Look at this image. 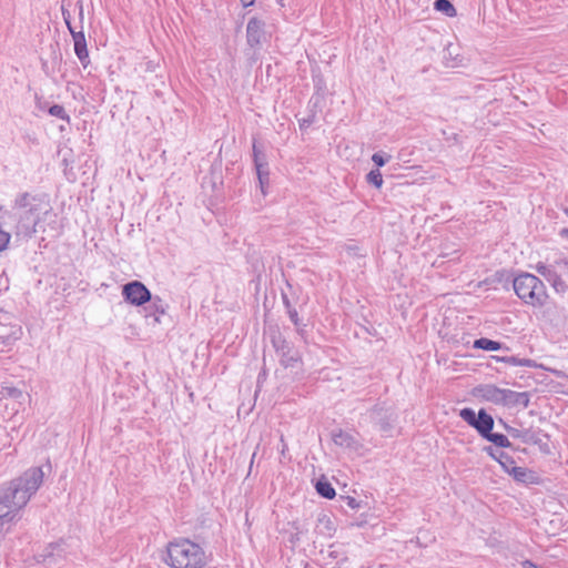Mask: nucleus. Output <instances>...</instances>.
<instances>
[{
	"label": "nucleus",
	"instance_id": "nucleus-1",
	"mask_svg": "<svg viewBox=\"0 0 568 568\" xmlns=\"http://www.w3.org/2000/svg\"><path fill=\"white\" fill-rule=\"evenodd\" d=\"M43 478L42 467L36 466L0 486V531L17 520L18 513L39 490Z\"/></svg>",
	"mask_w": 568,
	"mask_h": 568
},
{
	"label": "nucleus",
	"instance_id": "nucleus-2",
	"mask_svg": "<svg viewBox=\"0 0 568 568\" xmlns=\"http://www.w3.org/2000/svg\"><path fill=\"white\" fill-rule=\"evenodd\" d=\"M209 557L199 544L180 538L168 544L164 560L172 568H204Z\"/></svg>",
	"mask_w": 568,
	"mask_h": 568
},
{
	"label": "nucleus",
	"instance_id": "nucleus-3",
	"mask_svg": "<svg viewBox=\"0 0 568 568\" xmlns=\"http://www.w3.org/2000/svg\"><path fill=\"white\" fill-rule=\"evenodd\" d=\"M459 417L485 440L494 444L498 448H513L514 445L508 437L501 433H494L495 419L485 409L480 408L477 413L471 407H464L459 410ZM519 450V448H515Z\"/></svg>",
	"mask_w": 568,
	"mask_h": 568
},
{
	"label": "nucleus",
	"instance_id": "nucleus-4",
	"mask_svg": "<svg viewBox=\"0 0 568 568\" xmlns=\"http://www.w3.org/2000/svg\"><path fill=\"white\" fill-rule=\"evenodd\" d=\"M513 290L524 304L534 308H542L548 303L547 287L535 274L517 272Z\"/></svg>",
	"mask_w": 568,
	"mask_h": 568
},
{
	"label": "nucleus",
	"instance_id": "nucleus-5",
	"mask_svg": "<svg viewBox=\"0 0 568 568\" xmlns=\"http://www.w3.org/2000/svg\"><path fill=\"white\" fill-rule=\"evenodd\" d=\"M268 337L280 357L281 366L284 368H295L303 363L301 353L285 338L277 325L268 327Z\"/></svg>",
	"mask_w": 568,
	"mask_h": 568
},
{
	"label": "nucleus",
	"instance_id": "nucleus-6",
	"mask_svg": "<svg viewBox=\"0 0 568 568\" xmlns=\"http://www.w3.org/2000/svg\"><path fill=\"white\" fill-rule=\"evenodd\" d=\"M364 416L385 435H388L394 429L397 422V414L384 402L376 403L373 407L368 408Z\"/></svg>",
	"mask_w": 568,
	"mask_h": 568
},
{
	"label": "nucleus",
	"instance_id": "nucleus-7",
	"mask_svg": "<svg viewBox=\"0 0 568 568\" xmlns=\"http://www.w3.org/2000/svg\"><path fill=\"white\" fill-rule=\"evenodd\" d=\"M9 217L17 221L16 234L17 236H23L31 239L37 232V225L39 224V206L29 207L24 211L19 212H6Z\"/></svg>",
	"mask_w": 568,
	"mask_h": 568
},
{
	"label": "nucleus",
	"instance_id": "nucleus-8",
	"mask_svg": "<svg viewBox=\"0 0 568 568\" xmlns=\"http://www.w3.org/2000/svg\"><path fill=\"white\" fill-rule=\"evenodd\" d=\"M67 554V542L60 539L48 544L41 551L34 555V559L47 568H59L65 560Z\"/></svg>",
	"mask_w": 568,
	"mask_h": 568
},
{
	"label": "nucleus",
	"instance_id": "nucleus-9",
	"mask_svg": "<svg viewBox=\"0 0 568 568\" xmlns=\"http://www.w3.org/2000/svg\"><path fill=\"white\" fill-rule=\"evenodd\" d=\"M122 297L124 302L133 306H144L152 301V293L144 283L138 280L130 281L122 285Z\"/></svg>",
	"mask_w": 568,
	"mask_h": 568
},
{
	"label": "nucleus",
	"instance_id": "nucleus-10",
	"mask_svg": "<svg viewBox=\"0 0 568 568\" xmlns=\"http://www.w3.org/2000/svg\"><path fill=\"white\" fill-rule=\"evenodd\" d=\"M271 34L266 31V22L260 17H252L246 24V45L250 48L262 49Z\"/></svg>",
	"mask_w": 568,
	"mask_h": 568
},
{
	"label": "nucleus",
	"instance_id": "nucleus-11",
	"mask_svg": "<svg viewBox=\"0 0 568 568\" xmlns=\"http://www.w3.org/2000/svg\"><path fill=\"white\" fill-rule=\"evenodd\" d=\"M510 437L520 439L524 444L536 445L542 454H550V446L547 442H542L541 437L547 440L550 439V435L545 433L542 429L526 428V429H511Z\"/></svg>",
	"mask_w": 568,
	"mask_h": 568
},
{
	"label": "nucleus",
	"instance_id": "nucleus-12",
	"mask_svg": "<svg viewBox=\"0 0 568 568\" xmlns=\"http://www.w3.org/2000/svg\"><path fill=\"white\" fill-rule=\"evenodd\" d=\"M210 185L212 192L217 194L224 187L223 162L221 159L215 160L210 168L207 175L203 176L202 186Z\"/></svg>",
	"mask_w": 568,
	"mask_h": 568
},
{
	"label": "nucleus",
	"instance_id": "nucleus-13",
	"mask_svg": "<svg viewBox=\"0 0 568 568\" xmlns=\"http://www.w3.org/2000/svg\"><path fill=\"white\" fill-rule=\"evenodd\" d=\"M504 388H500L494 384H479L471 390L474 397L489 402L495 405H500Z\"/></svg>",
	"mask_w": 568,
	"mask_h": 568
},
{
	"label": "nucleus",
	"instance_id": "nucleus-14",
	"mask_svg": "<svg viewBox=\"0 0 568 568\" xmlns=\"http://www.w3.org/2000/svg\"><path fill=\"white\" fill-rule=\"evenodd\" d=\"M500 406L513 408L521 406L527 408L530 404V394L528 392H515L504 388Z\"/></svg>",
	"mask_w": 568,
	"mask_h": 568
},
{
	"label": "nucleus",
	"instance_id": "nucleus-15",
	"mask_svg": "<svg viewBox=\"0 0 568 568\" xmlns=\"http://www.w3.org/2000/svg\"><path fill=\"white\" fill-rule=\"evenodd\" d=\"M506 474L511 476L513 479L519 484L539 485L541 483L540 476L535 470L527 467H518L515 464L511 465Z\"/></svg>",
	"mask_w": 568,
	"mask_h": 568
},
{
	"label": "nucleus",
	"instance_id": "nucleus-16",
	"mask_svg": "<svg viewBox=\"0 0 568 568\" xmlns=\"http://www.w3.org/2000/svg\"><path fill=\"white\" fill-rule=\"evenodd\" d=\"M168 308L169 304L163 298L159 295H152V301H149L148 305L143 306L144 316L146 320L152 318V324L155 325L161 322L160 316L164 315Z\"/></svg>",
	"mask_w": 568,
	"mask_h": 568
},
{
	"label": "nucleus",
	"instance_id": "nucleus-17",
	"mask_svg": "<svg viewBox=\"0 0 568 568\" xmlns=\"http://www.w3.org/2000/svg\"><path fill=\"white\" fill-rule=\"evenodd\" d=\"M517 275V272L514 270H498L489 277L486 278V283L493 285L495 288L497 285H500L505 291H509L510 287H514V280Z\"/></svg>",
	"mask_w": 568,
	"mask_h": 568
},
{
	"label": "nucleus",
	"instance_id": "nucleus-18",
	"mask_svg": "<svg viewBox=\"0 0 568 568\" xmlns=\"http://www.w3.org/2000/svg\"><path fill=\"white\" fill-rule=\"evenodd\" d=\"M71 37L74 43V53L81 65L85 69L90 64V57L83 29L81 28L79 31H72Z\"/></svg>",
	"mask_w": 568,
	"mask_h": 568
},
{
	"label": "nucleus",
	"instance_id": "nucleus-19",
	"mask_svg": "<svg viewBox=\"0 0 568 568\" xmlns=\"http://www.w3.org/2000/svg\"><path fill=\"white\" fill-rule=\"evenodd\" d=\"M23 336L21 325H11L4 334L0 335V352L9 353L12 351L14 344Z\"/></svg>",
	"mask_w": 568,
	"mask_h": 568
},
{
	"label": "nucleus",
	"instance_id": "nucleus-20",
	"mask_svg": "<svg viewBox=\"0 0 568 568\" xmlns=\"http://www.w3.org/2000/svg\"><path fill=\"white\" fill-rule=\"evenodd\" d=\"M332 440L335 445L358 450L362 447V444L356 439V437L349 432L343 430L342 428H336L331 432Z\"/></svg>",
	"mask_w": 568,
	"mask_h": 568
},
{
	"label": "nucleus",
	"instance_id": "nucleus-21",
	"mask_svg": "<svg viewBox=\"0 0 568 568\" xmlns=\"http://www.w3.org/2000/svg\"><path fill=\"white\" fill-rule=\"evenodd\" d=\"M336 529L335 519L331 515L324 511L317 515L316 526L314 529L317 535L331 538L335 535Z\"/></svg>",
	"mask_w": 568,
	"mask_h": 568
},
{
	"label": "nucleus",
	"instance_id": "nucleus-22",
	"mask_svg": "<svg viewBox=\"0 0 568 568\" xmlns=\"http://www.w3.org/2000/svg\"><path fill=\"white\" fill-rule=\"evenodd\" d=\"M40 195H33L29 192L19 193L12 205V210L10 212H19L28 210L29 207L39 206L36 202H40Z\"/></svg>",
	"mask_w": 568,
	"mask_h": 568
},
{
	"label": "nucleus",
	"instance_id": "nucleus-23",
	"mask_svg": "<svg viewBox=\"0 0 568 568\" xmlns=\"http://www.w3.org/2000/svg\"><path fill=\"white\" fill-rule=\"evenodd\" d=\"M483 450L494 460H496L501 469L507 473L509 470V468L511 467V465L516 464L515 459L513 456H510L508 453L506 452H498L496 449H494L491 446H485L483 448Z\"/></svg>",
	"mask_w": 568,
	"mask_h": 568
},
{
	"label": "nucleus",
	"instance_id": "nucleus-24",
	"mask_svg": "<svg viewBox=\"0 0 568 568\" xmlns=\"http://www.w3.org/2000/svg\"><path fill=\"white\" fill-rule=\"evenodd\" d=\"M473 348L475 349H481L486 352H496V351H503V352H509L510 348L505 343L499 341H494L487 337H479L476 338L473 342Z\"/></svg>",
	"mask_w": 568,
	"mask_h": 568
},
{
	"label": "nucleus",
	"instance_id": "nucleus-25",
	"mask_svg": "<svg viewBox=\"0 0 568 568\" xmlns=\"http://www.w3.org/2000/svg\"><path fill=\"white\" fill-rule=\"evenodd\" d=\"M312 82L314 87V92L312 95L326 98L328 94V89L326 85V80L321 71V68L318 65L312 68Z\"/></svg>",
	"mask_w": 568,
	"mask_h": 568
},
{
	"label": "nucleus",
	"instance_id": "nucleus-26",
	"mask_svg": "<svg viewBox=\"0 0 568 568\" xmlns=\"http://www.w3.org/2000/svg\"><path fill=\"white\" fill-rule=\"evenodd\" d=\"M252 156L255 170L268 169V161L267 155L265 153V148L255 138H253L252 141Z\"/></svg>",
	"mask_w": 568,
	"mask_h": 568
},
{
	"label": "nucleus",
	"instance_id": "nucleus-27",
	"mask_svg": "<svg viewBox=\"0 0 568 568\" xmlns=\"http://www.w3.org/2000/svg\"><path fill=\"white\" fill-rule=\"evenodd\" d=\"M315 490L325 499H334L336 496L335 488L324 475L315 481Z\"/></svg>",
	"mask_w": 568,
	"mask_h": 568
},
{
	"label": "nucleus",
	"instance_id": "nucleus-28",
	"mask_svg": "<svg viewBox=\"0 0 568 568\" xmlns=\"http://www.w3.org/2000/svg\"><path fill=\"white\" fill-rule=\"evenodd\" d=\"M255 172L261 194L266 196L268 194L270 186V169H258L255 170Z\"/></svg>",
	"mask_w": 568,
	"mask_h": 568
},
{
	"label": "nucleus",
	"instance_id": "nucleus-29",
	"mask_svg": "<svg viewBox=\"0 0 568 568\" xmlns=\"http://www.w3.org/2000/svg\"><path fill=\"white\" fill-rule=\"evenodd\" d=\"M434 9L449 18L456 17L457 14L455 6L449 0H435Z\"/></svg>",
	"mask_w": 568,
	"mask_h": 568
},
{
	"label": "nucleus",
	"instance_id": "nucleus-30",
	"mask_svg": "<svg viewBox=\"0 0 568 568\" xmlns=\"http://www.w3.org/2000/svg\"><path fill=\"white\" fill-rule=\"evenodd\" d=\"M48 115L65 121L68 124L71 123V118L69 113L65 111L64 106L61 104L52 103L50 108H48Z\"/></svg>",
	"mask_w": 568,
	"mask_h": 568
},
{
	"label": "nucleus",
	"instance_id": "nucleus-31",
	"mask_svg": "<svg viewBox=\"0 0 568 568\" xmlns=\"http://www.w3.org/2000/svg\"><path fill=\"white\" fill-rule=\"evenodd\" d=\"M336 501L342 509H344V506H347L352 510H358L363 506V500H357L352 496L339 495Z\"/></svg>",
	"mask_w": 568,
	"mask_h": 568
},
{
	"label": "nucleus",
	"instance_id": "nucleus-32",
	"mask_svg": "<svg viewBox=\"0 0 568 568\" xmlns=\"http://www.w3.org/2000/svg\"><path fill=\"white\" fill-rule=\"evenodd\" d=\"M365 180L369 185L378 190L383 186L384 183L383 175L378 169H372L366 174Z\"/></svg>",
	"mask_w": 568,
	"mask_h": 568
},
{
	"label": "nucleus",
	"instance_id": "nucleus-33",
	"mask_svg": "<svg viewBox=\"0 0 568 568\" xmlns=\"http://www.w3.org/2000/svg\"><path fill=\"white\" fill-rule=\"evenodd\" d=\"M0 394L2 397L12 398L17 400L23 398V392L20 388L11 385H2Z\"/></svg>",
	"mask_w": 568,
	"mask_h": 568
},
{
	"label": "nucleus",
	"instance_id": "nucleus-34",
	"mask_svg": "<svg viewBox=\"0 0 568 568\" xmlns=\"http://www.w3.org/2000/svg\"><path fill=\"white\" fill-rule=\"evenodd\" d=\"M324 98L312 95L307 102L306 112L318 114L323 110Z\"/></svg>",
	"mask_w": 568,
	"mask_h": 568
},
{
	"label": "nucleus",
	"instance_id": "nucleus-35",
	"mask_svg": "<svg viewBox=\"0 0 568 568\" xmlns=\"http://www.w3.org/2000/svg\"><path fill=\"white\" fill-rule=\"evenodd\" d=\"M390 159H392V155L384 151L375 152L372 155V162L374 163L375 169H378V170L382 166H384L385 164H387L390 161Z\"/></svg>",
	"mask_w": 568,
	"mask_h": 568
},
{
	"label": "nucleus",
	"instance_id": "nucleus-36",
	"mask_svg": "<svg viewBox=\"0 0 568 568\" xmlns=\"http://www.w3.org/2000/svg\"><path fill=\"white\" fill-rule=\"evenodd\" d=\"M555 292L557 294L564 295L568 291V284L562 278V274L560 273L559 276L550 284Z\"/></svg>",
	"mask_w": 568,
	"mask_h": 568
},
{
	"label": "nucleus",
	"instance_id": "nucleus-37",
	"mask_svg": "<svg viewBox=\"0 0 568 568\" xmlns=\"http://www.w3.org/2000/svg\"><path fill=\"white\" fill-rule=\"evenodd\" d=\"M36 109L40 112L48 114V108L52 105L50 101H48L44 97L36 93L34 94Z\"/></svg>",
	"mask_w": 568,
	"mask_h": 568
},
{
	"label": "nucleus",
	"instance_id": "nucleus-38",
	"mask_svg": "<svg viewBox=\"0 0 568 568\" xmlns=\"http://www.w3.org/2000/svg\"><path fill=\"white\" fill-rule=\"evenodd\" d=\"M261 50L262 49H255V48H250L247 47L245 49V55H246V60H247V63L252 67L253 64H255L258 60H260V57H261Z\"/></svg>",
	"mask_w": 568,
	"mask_h": 568
},
{
	"label": "nucleus",
	"instance_id": "nucleus-39",
	"mask_svg": "<svg viewBox=\"0 0 568 568\" xmlns=\"http://www.w3.org/2000/svg\"><path fill=\"white\" fill-rule=\"evenodd\" d=\"M490 359L499 362V363H505V364H508V365H513V366H516V363H518L517 362V356H514V355L513 356L491 355Z\"/></svg>",
	"mask_w": 568,
	"mask_h": 568
},
{
	"label": "nucleus",
	"instance_id": "nucleus-40",
	"mask_svg": "<svg viewBox=\"0 0 568 568\" xmlns=\"http://www.w3.org/2000/svg\"><path fill=\"white\" fill-rule=\"evenodd\" d=\"M560 273H558L555 268V266L550 265L548 267V270L546 271V273L544 274V278L549 283L551 284L558 276H559Z\"/></svg>",
	"mask_w": 568,
	"mask_h": 568
},
{
	"label": "nucleus",
	"instance_id": "nucleus-41",
	"mask_svg": "<svg viewBox=\"0 0 568 568\" xmlns=\"http://www.w3.org/2000/svg\"><path fill=\"white\" fill-rule=\"evenodd\" d=\"M517 362L518 363H516V366H524V367H530V368H536L539 366L536 361L530 359V358H520L517 356Z\"/></svg>",
	"mask_w": 568,
	"mask_h": 568
},
{
	"label": "nucleus",
	"instance_id": "nucleus-42",
	"mask_svg": "<svg viewBox=\"0 0 568 568\" xmlns=\"http://www.w3.org/2000/svg\"><path fill=\"white\" fill-rule=\"evenodd\" d=\"M450 49H452L450 44L445 49L444 59L446 61H448V59L454 61V63H452V64L447 63L448 67H456V65H458V62L462 61V59L457 60V57L454 58Z\"/></svg>",
	"mask_w": 568,
	"mask_h": 568
},
{
	"label": "nucleus",
	"instance_id": "nucleus-43",
	"mask_svg": "<svg viewBox=\"0 0 568 568\" xmlns=\"http://www.w3.org/2000/svg\"><path fill=\"white\" fill-rule=\"evenodd\" d=\"M286 314L288 315L291 322L294 324V325H298V323H301V318L298 317V313H297V310L295 307L291 308V310H287L286 311Z\"/></svg>",
	"mask_w": 568,
	"mask_h": 568
},
{
	"label": "nucleus",
	"instance_id": "nucleus-44",
	"mask_svg": "<svg viewBox=\"0 0 568 568\" xmlns=\"http://www.w3.org/2000/svg\"><path fill=\"white\" fill-rule=\"evenodd\" d=\"M294 530L293 532L304 534L307 532V528H304L298 520H293L287 524Z\"/></svg>",
	"mask_w": 568,
	"mask_h": 568
},
{
	"label": "nucleus",
	"instance_id": "nucleus-45",
	"mask_svg": "<svg viewBox=\"0 0 568 568\" xmlns=\"http://www.w3.org/2000/svg\"><path fill=\"white\" fill-rule=\"evenodd\" d=\"M301 535L302 534H298V532H291L288 538H287V541L292 545V547H295L300 540H301Z\"/></svg>",
	"mask_w": 568,
	"mask_h": 568
},
{
	"label": "nucleus",
	"instance_id": "nucleus-46",
	"mask_svg": "<svg viewBox=\"0 0 568 568\" xmlns=\"http://www.w3.org/2000/svg\"><path fill=\"white\" fill-rule=\"evenodd\" d=\"M294 326H295L296 334L298 336H301L303 339H305L306 338V329H305L306 324L301 322V323H298V325H294Z\"/></svg>",
	"mask_w": 568,
	"mask_h": 568
},
{
	"label": "nucleus",
	"instance_id": "nucleus-47",
	"mask_svg": "<svg viewBox=\"0 0 568 568\" xmlns=\"http://www.w3.org/2000/svg\"><path fill=\"white\" fill-rule=\"evenodd\" d=\"M549 266H550V265H547V264H545V263H542V262H538V263L535 265V270H536V272H537L539 275L544 276V274L546 273V271L548 270V267H549Z\"/></svg>",
	"mask_w": 568,
	"mask_h": 568
},
{
	"label": "nucleus",
	"instance_id": "nucleus-48",
	"mask_svg": "<svg viewBox=\"0 0 568 568\" xmlns=\"http://www.w3.org/2000/svg\"><path fill=\"white\" fill-rule=\"evenodd\" d=\"M311 125L312 124H311L310 120L304 119V118L298 119V126H300L301 131L307 130Z\"/></svg>",
	"mask_w": 568,
	"mask_h": 568
},
{
	"label": "nucleus",
	"instance_id": "nucleus-49",
	"mask_svg": "<svg viewBox=\"0 0 568 568\" xmlns=\"http://www.w3.org/2000/svg\"><path fill=\"white\" fill-rule=\"evenodd\" d=\"M282 302H283V305H284V307H285V310H286V311H287V310H291V308H293V307H294V306L292 305V303H291V301H290V298H288L287 294H286V293H284V292H282Z\"/></svg>",
	"mask_w": 568,
	"mask_h": 568
},
{
	"label": "nucleus",
	"instance_id": "nucleus-50",
	"mask_svg": "<svg viewBox=\"0 0 568 568\" xmlns=\"http://www.w3.org/2000/svg\"><path fill=\"white\" fill-rule=\"evenodd\" d=\"M499 424L501 425V427L507 432V434L510 436V432L511 429H516L515 427L508 425L503 418H499L498 419Z\"/></svg>",
	"mask_w": 568,
	"mask_h": 568
},
{
	"label": "nucleus",
	"instance_id": "nucleus-51",
	"mask_svg": "<svg viewBox=\"0 0 568 568\" xmlns=\"http://www.w3.org/2000/svg\"><path fill=\"white\" fill-rule=\"evenodd\" d=\"M62 17H63L64 23L68 21H71L70 11L68 9H65L64 7H62Z\"/></svg>",
	"mask_w": 568,
	"mask_h": 568
},
{
	"label": "nucleus",
	"instance_id": "nucleus-52",
	"mask_svg": "<svg viewBox=\"0 0 568 568\" xmlns=\"http://www.w3.org/2000/svg\"><path fill=\"white\" fill-rule=\"evenodd\" d=\"M317 114L306 112V116L304 119L310 120L311 124H314L316 122Z\"/></svg>",
	"mask_w": 568,
	"mask_h": 568
},
{
	"label": "nucleus",
	"instance_id": "nucleus-53",
	"mask_svg": "<svg viewBox=\"0 0 568 568\" xmlns=\"http://www.w3.org/2000/svg\"><path fill=\"white\" fill-rule=\"evenodd\" d=\"M524 567L525 568H542L541 566L537 565V564H534L532 561L530 560H526L524 562Z\"/></svg>",
	"mask_w": 568,
	"mask_h": 568
},
{
	"label": "nucleus",
	"instance_id": "nucleus-54",
	"mask_svg": "<svg viewBox=\"0 0 568 568\" xmlns=\"http://www.w3.org/2000/svg\"><path fill=\"white\" fill-rule=\"evenodd\" d=\"M244 8H248L255 4L256 0H240Z\"/></svg>",
	"mask_w": 568,
	"mask_h": 568
},
{
	"label": "nucleus",
	"instance_id": "nucleus-55",
	"mask_svg": "<svg viewBox=\"0 0 568 568\" xmlns=\"http://www.w3.org/2000/svg\"><path fill=\"white\" fill-rule=\"evenodd\" d=\"M332 548H333V546L329 547L328 557L333 558V559H337L338 558V552L336 550H333Z\"/></svg>",
	"mask_w": 568,
	"mask_h": 568
},
{
	"label": "nucleus",
	"instance_id": "nucleus-56",
	"mask_svg": "<svg viewBox=\"0 0 568 568\" xmlns=\"http://www.w3.org/2000/svg\"><path fill=\"white\" fill-rule=\"evenodd\" d=\"M559 235H560V237H562V239L568 241V227L561 229L559 231Z\"/></svg>",
	"mask_w": 568,
	"mask_h": 568
},
{
	"label": "nucleus",
	"instance_id": "nucleus-57",
	"mask_svg": "<svg viewBox=\"0 0 568 568\" xmlns=\"http://www.w3.org/2000/svg\"><path fill=\"white\" fill-rule=\"evenodd\" d=\"M557 266L567 268L568 272V260H561L559 262H556Z\"/></svg>",
	"mask_w": 568,
	"mask_h": 568
},
{
	"label": "nucleus",
	"instance_id": "nucleus-58",
	"mask_svg": "<svg viewBox=\"0 0 568 568\" xmlns=\"http://www.w3.org/2000/svg\"><path fill=\"white\" fill-rule=\"evenodd\" d=\"M65 26H67L70 34H72V31H77L75 28L72 26L71 21L65 22Z\"/></svg>",
	"mask_w": 568,
	"mask_h": 568
},
{
	"label": "nucleus",
	"instance_id": "nucleus-59",
	"mask_svg": "<svg viewBox=\"0 0 568 568\" xmlns=\"http://www.w3.org/2000/svg\"><path fill=\"white\" fill-rule=\"evenodd\" d=\"M266 375V372L265 371H262L258 376H257V382H260L262 378H264Z\"/></svg>",
	"mask_w": 568,
	"mask_h": 568
},
{
	"label": "nucleus",
	"instance_id": "nucleus-60",
	"mask_svg": "<svg viewBox=\"0 0 568 568\" xmlns=\"http://www.w3.org/2000/svg\"><path fill=\"white\" fill-rule=\"evenodd\" d=\"M79 16H80V20L82 21L83 20V7H82V4H80Z\"/></svg>",
	"mask_w": 568,
	"mask_h": 568
},
{
	"label": "nucleus",
	"instance_id": "nucleus-61",
	"mask_svg": "<svg viewBox=\"0 0 568 568\" xmlns=\"http://www.w3.org/2000/svg\"><path fill=\"white\" fill-rule=\"evenodd\" d=\"M271 71H272V65H271V64H268V65L266 67V75H270Z\"/></svg>",
	"mask_w": 568,
	"mask_h": 568
},
{
	"label": "nucleus",
	"instance_id": "nucleus-62",
	"mask_svg": "<svg viewBox=\"0 0 568 568\" xmlns=\"http://www.w3.org/2000/svg\"><path fill=\"white\" fill-rule=\"evenodd\" d=\"M47 65H48L47 61H43V62H42V70H43V71H45Z\"/></svg>",
	"mask_w": 568,
	"mask_h": 568
},
{
	"label": "nucleus",
	"instance_id": "nucleus-63",
	"mask_svg": "<svg viewBox=\"0 0 568 568\" xmlns=\"http://www.w3.org/2000/svg\"><path fill=\"white\" fill-rule=\"evenodd\" d=\"M44 242V239H41V242L39 243V246L41 247L43 245V247H47V244H43Z\"/></svg>",
	"mask_w": 568,
	"mask_h": 568
},
{
	"label": "nucleus",
	"instance_id": "nucleus-64",
	"mask_svg": "<svg viewBox=\"0 0 568 568\" xmlns=\"http://www.w3.org/2000/svg\"><path fill=\"white\" fill-rule=\"evenodd\" d=\"M564 213L568 215V207L562 209Z\"/></svg>",
	"mask_w": 568,
	"mask_h": 568
}]
</instances>
